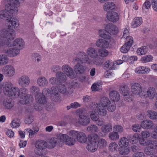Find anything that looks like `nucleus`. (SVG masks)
Listing matches in <instances>:
<instances>
[{
  "label": "nucleus",
  "mask_w": 157,
  "mask_h": 157,
  "mask_svg": "<svg viewBox=\"0 0 157 157\" xmlns=\"http://www.w3.org/2000/svg\"><path fill=\"white\" fill-rule=\"evenodd\" d=\"M20 4L18 0H9L8 3L6 5L5 10L0 11V18L7 22L10 20L13 14L18 12Z\"/></svg>",
  "instance_id": "obj_1"
},
{
  "label": "nucleus",
  "mask_w": 157,
  "mask_h": 157,
  "mask_svg": "<svg viewBox=\"0 0 157 157\" xmlns=\"http://www.w3.org/2000/svg\"><path fill=\"white\" fill-rule=\"evenodd\" d=\"M73 62L77 63L74 67V71L76 74H83L86 70V67L80 64L79 62L82 63H90V61L89 56L83 52H79L77 54L76 56L73 59Z\"/></svg>",
  "instance_id": "obj_2"
},
{
  "label": "nucleus",
  "mask_w": 157,
  "mask_h": 157,
  "mask_svg": "<svg viewBox=\"0 0 157 157\" xmlns=\"http://www.w3.org/2000/svg\"><path fill=\"white\" fill-rule=\"evenodd\" d=\"M15 37L13 31L8 28L0 30V46H7V43L13 40Z\"/></svg>",
  "instance_id": "obj_3"
},
{
  "label": "nucleus",
  "mask_w": 157,
  "mask_h": 157,
  "mask_svg": "<svg viewBox=\"0 0 157 157\" xmlns=\"http://www.w3.org/2000/svg\"><path fill=\"white\" fill-rule=\"evenodd\" d=\"M4 94L9 97L14 98L15 95L17 96L18 90V87L13 86V84L10 82H6L3 87Z\"/></svg>",
  "instance_id": "obj_4"
},
{
  "label": "nucleus",
  "mask_w": 157,
  "mask_h": 157,
  "mask_svg": "<svg viewBox=\"0 0 157 157\" xmlns=\"http://www.w3.org/2000/svg\"><path fill=\"white\" fill-rule=\"evenodd\" d=\"M86 110L83 108H80L77 110V113L79 115V118L76 123H78L80 125L86 126L88 125L90 122L89 116L85 114L86 113Z\"/></svg>",
  "instance_id": "obj_5"
},
{
  "label": "nucleus",
  "mask_w": 157,
  "mask_h": 157,
  "mask_svg": "<svg viewBox=\"0 0 157 157\" xmlns=\"http://www.w3.org/2000/svg\"><path fill=\"white\" fill-rule=\"evenodd\" d=\"M18 91L17 95H15L14 98H17L18 97L21 99H22L24 102L25 104H27L30 101H32L33 100V98L32 96L29 94H28L29 91L28 90L25 88H22L20 89L18 88Z\"/></svg>",
  "instance_id": "obj_6"
},
{
  "label": "nucleus",
  "mask_w": 157,
  "mask_h": 157,
  "mask_svg": "<svg viewBox=\"0 0 157 157\" xmlns=\"http://www.w3.org/2000/svg\"><path fill=\"white\" fill-rule=\"evenodd\" d=\"M89 143L86 147V148L89 151L93 152L98 148V136L97 134L90 136L88 137Z\"/></svg>",
  "instance_id": "obj_7"
},
{
  "label": "nucleus",
  "mask_w": 157,
  "mask_h": 157,
  "mask_svg": "<svg viewBox=\"0 0 157 157\" xmlns=\"http://www.w3.org/2000/svg\"><path fill=\"white\" fill-rule=\"evenodd\" d=\"M90 108L91 110H97L98 114L101 116H105L107 113L106 107L98 105L96 103H92Z\"/></svg>",
  "instance_id": "obj_8"
},
{
  "label": "nucleus",
  "mask_w": 157,
  "mask_h": 157,
  "mask_svg": "<svg viewBox=\"0 0 157 157\" xmlns=\"http://www.w3.org/2000/svg\"><path fill=\"white\" fill-rule=\"evenodd\" d=\"M61 70L62 72L69 78H74L76 77L74 69L69 65L67 64L63 65L62 67Z\"/></svg>",
  "instance_id": "obj_9"
},
{
  "label": "nucleus",
  "mask_w": 157,
  "mask_h": 157,
  "mask_svg": "<svg viewBox=\"0 0 157 157\" xmlns=\"http://www.w3.org/2000/svg\"><path fill=\"white\" fill-rule=\"evenodd\" d=\"M2 47V48H3V52L10 57L16 56L19 54L20 50L17 47L7 49L5 46Z\"/></svg>",
  "instance_id": "obj_10"
},
{
  "label": "nucleus",
  "mask_w": 157,
  "mask_h": 157,
  "mask_svg": "<svg viewBox=\"0 0 157 157\" xmlns=\"http://www.w3.org/2000/svg\"><path fill=\"white\" fill-rule=\"evenodd\" d=\"M61 133L57 134V138H52L49 141L50 148H53L56 146L61 147L63 145V141L61 137H59Z\"/></svg>",
  "instance_id": "obj_11"
},
{
  "label": "nucleus",
  "mask_w": 157,
  "mask_h": 157,
  "mask_svg": "<svg viewBox=\"0 0 157 157\" xmlns=\"http://www.w3.org/2000/svg\"><path fill=\"white\" fill-rule=\"evenodd\" d=\"M47 145V142L44 140H38L36 141L35 143V146L36 150H38V151H36V153L39 155H42V153L40 151V150L45 149Z\"/></svg>",
  "instance_id": "obj_12"
},
{
  "label": "nucleus",
  "mask_w": 157,
  "mask_h": 157,
  "mask_svg": "<svg viewBox=\"0 0 157 157\" xmlns=\"http://www.w3.org/2000/svg\"><path fill=\"white\" fill-rule=\"evenodd\" d=\"M156 90L155 88L153 87H150L148 88L147 91V94L144 92L141 95L140 97L141 98H146L148 97L150 99H153L156 96Z\"/></svg>",
  "instance_id": "obj_13"
},
{
  "label": "nucleus",
  "mask_w": 157,
  "mask_h": 157,
  "mask_svg": "<svg viewBox=\"0 0 157 157\" xmlns=\"http://www.w3.org/2000/svg\"><path fill=\"white\" fill-rule=\"evenodd\" d=\"M25 45L24 41L22 39L19 38L16 39L13 43H11V41L7 43V46L11 47L12 46H18L17 48L20 50L22 49Z\"/></svg>",
  "instance_id": "obj_14"
},
{
  "label": "nucleus",
  "mask_w": 157,
  "mask_h": 157,
  "mask_svg": "<svg viewBox=\"0 0 157 157\" xmlns=\"http://www.w3.org/2000/svg\"><path fill=\"white\" fill-rule=\"evenodd\" d=\"M30 80L29 77L26 75L21 76L18 78V83L21 87H27L30 84Z\"/></svg>",
  "instance_id": "obj_15"
},
{
  "label": "nucleus",
  "mask_w": 157,
  "mask_h": 157,
  "mask_svg": "<svg viewBox=\"0 0 157 157\" xmlns=\"http://www.w3.org/2000/svg\"><path fill=\"white\" fill-rule=\"evenodd\" d=\"M59 90L55 86H52L50 91L51 98V100L55 101H58L60 99V96L59 94Z\"/></svg>",
  "instance_id": "obj_16"
},
{
  "label": "nucleus",
  "mask_w": 157,
  "mask_h": 157,
  "mask_svg": "<svg viewBox=\"0 0 157 157\" xmlns=\"http://www.w3.org/2000/svg\"><path fill=\"white\" fill-rule=\"evenodd\" d=\"M2 71L6 76L11 77L15 73V69L12 65H7L3 68Z\"/></svg>",
  "instance_id": "obj_17"
},
{
  "label": "nucleus",
  "mask_w": 157,
  "mask_h": 157,
  "mask_svg": "<svg viewBox=\"0 0 157 157\" xmlns=\"http://www.w3.org/2000/svg\"><path fill=\"white\" fill-rule=\"evenodd\" d=\"M131 91L132 93L136 95H139L140 97L144 91H143L141 86L138 83L133 84L131 86Z\"/></svg>",
  "instance_id": "obj_18"
},
{
  "label": "nucleus",
  "mask_w": 157,
  "mask_h": 157,
  "mask_svg": "<svg viewBox=\"0 0 157 157\" xmlns=\"http://www.w3.org/2000/svg\"><path fill=\"white\" fill-rule=\"evenodd\" d=\"M105 31L111 34H116L118 32L117 27L112 24H108L105 25Z\"/></svg>",
  "instance_id": "obj_19"
},
{
  "label": "nucleus",
  "mask_w": 157,
  "mask_h": 157,
  "mask_svg": "<svg viewBox=\"0 0 157 157\" xmlns=\"http://www.w3.org/2000/svg\"><path fill=\"white\" fill-rule=\"evenodd\" d=\"M60 137H61L62 140L65 142L66 144L68 145H73L75 144V140L73 138L69 137L66 134L61 133Z\"/></svg>",
  "instance_id": "obj_20"
},
{
  "label": "nucleus",
  "mask_w": 157,
  "mask_h": 157,
  "mask_svg": "<svg viewBox=\"0 0 157 157\" xmlns=\"http://www.w3.org/2000/svg\"><path fill=\"white\" fill-rule=\"evenodd\" d=\"M106 17L109 21L113 22H117L119 19V15L114 12H108L106 14Z\"/></svg>",
  "instance_id": "obj_21"
},
{
  "label": "nucleus",
  "mask_w": 157,
  "mask_h": 157,
  "mask_svg": "<svg viewBox=\"0 0 157 157\" xmlns=\"http://www.w3.org/2000/svg\"><path fill=\"white\" fill-rule=\"evenodd\" d=\"M96 44L99 48H107L109 47V43L107 41L105 40L99 39L96 41Z\"/></svg>",
  "instance_id": "obj_22"
},
{
  "label": "nucleus",
  "mask_w": 157,
  "mask_h": 157,
  "mask_svg": "<svg viewBox=\"0 0 157 157\" xmlns=\"http://www.w3.org/2000/svg\"><path fill=\"white\" fill-rule=\"evenodd\" d=\"M109 95L110 98L113 101H118L120 98L119 93L115 90L111 91Z\"/></svg>",
  "instance_id": "obj_23"
},
{
  "label": "nucleus",
  "mask_w": 157,
  "mask_h": 157,
  "mask_svg": "<svg viewBox=\"0 0 157 157\" xmlns=\"http://www.w3.org/2000/svg\"><path fill=\"white\" fill-rule=\"evenodd\" d=\"M86 53L88 56L93 59L96 58L98 56L97 51L92 47L89 48L86 50Z\"/></svg>",
  "instance_id": "obj_24"
},
{
  "label": "nucleus",
  "mask_w": 157,
  "mask_h": 157,
  "mask_svg": "<svg viewBox=\"0 0 157 157\" xmlns=\"http://www.w3.org/2000/svg\"><path fill=\"white\" fill-rule=\"evenodd\" d=\"M37 83L40 87H45L48 86V82L44 77L41 76L39 77L37 79Z\"/></svg>",
  "instance_id": "obj_25"
},
{
  "label": "nucleus",
  "mask_w": 157,
  "mask_h": 157,
  "mask_svg": "<svg viewBox=\"0 0 157 157\" xmlns=\"http://www.w3.org/2000/svg\"><path fill=\"white\" fill-rule=\"evenodd\" d=\"M56 76L57 79L60 82H64L67 80V75L61 71L57 72Z\"/></svg>",
  "instance_id": "obj_26"
},
{
  "label": "nucleus",
  "mask_w": 157,
  "mask_h": 157,
  "mask_svg": "<svg viewBox=\"0 0 157 157\" xmlns=\"http://www.w3.org/2000/svg\"><path fill=\"white\" fill-rule=\"evenodd\" d=\"M154 125L153 122L150 120H146L141 122V126L143 128L149 129L152 127Z\"/></svg>",
  "instance_id": "obj_27"
},
{
  "label": "nucleus",
  "mask_w": 157,
  "mask_h": 157,
  "mask_svg": "<svg viewBox=\"0 0 157 157\" xmlns=\"http://www.w3.org/2000/svg\"><path fill=\"white\" fill-rule=\"evenodd\" d=\"M7 24L8 27H11L12 28H17L19 25L18 21L12 17L10 20H8L7 22Z\"/></svg>",
  "instance_id": "obj_28"
},
{
  "label": "nucleus",
  "mask_w": 157,
  "mask_h": 157,
  "mask_svg": "<svg viewBox=\"0 0 157 157\" xmlns=\"http://www.w3.org/2000/svg\"><path fill=\"white\" fill-rule=\"evenodd\" d=\"M58 89L59 92L62 94H67L71 93L72 91L69 92V89L67 88L65 85L63 84H60L58 86Z\"/></svg>",
  "instance_id": "obj_29"
},
{
  "label": "nucleus",
  "mask_w": 157,
  "mask_h": 157,
  "mask_svg": "<svg viewBox=\"0 0 157 157\" xmlns=\"http://www.w3.org/2000/svg\"><path fill=\"white\" fill-rule=\"evenodd\" d=\"M77 141L81 143H85L87 140V138L85 133L79 132L77 137Z\"/></svg>",
  "instance_id": "obj_30"
},
{
  "label": "nucleus",
  "mask_w": 157,
  "mask_h": 157,
  "mask_svg": "<svg viewBox=\"0 0 157 157\" xmlns=\"http://www.w3.org/2000/svg\"><path fill=\"white\" fill-rule=\"evenodd\" d=\"M119 91L123 96L127 95L130 92L129 88L125 84H123L120 86Z\"/></svg>",
  "instance_id": "obj_31"
},
{
  "label": "nucleus",
  "mask_w": 157,
  "mask_h": 157,
  "mask_svg": "<svg viewBox=\"0 0 157 157\" xmlns=\"http://www.w3.org/2000/svg\"><path fill=\"white\" fill-rule=\"evenodd\" d=\"M35 98L36 101L39 104H44L47 102L45 96L42 95L41 93L38 95L35 96Z\"/></svg>",
  "instance_id": "obj_32"
},
{
  "label": "nucleus",
  "mask_w": 157,
  "mask_h": 157,
  "mask_svg": "<svg viewBox=\"0 0 157 157\" xmlns=\"http://www.w3.org/2000/svg\"><path fill=\"white\" fill-rule=\"evenodd\" d=\"M147 146L152 149H157V140H147Z\"/></svg>",
  "instance_id": "obj_33"
},
{
  "label": "nucleus",
  "mask_w": 157,
  "mask_h": 157,
  "mask_svg": "<svg viewBox=\"0 0 157 157\" xmlns=\"http://www.w3.org/2000/svg\"><path fill=\"white\" fill-rule=\"evenodd\" d=\"M116 7L115 5L113 2H108L104 4L103 8L105 11H108L114 9Z\"/></svg>",
  "instance_id": "obj_34"
},
{
  "label": "nucleus",
  "mask_w": 157,
  "mask_h": 157,
  "mask_svg": "<svg viewBox=\"0 0 157 157\" xmlns=\"http://www.w3.org/2000/svg\"><path fill=\"white\" fill-rule=\"evenodd\" d=\"M142 18L136 17L133 20L132 23V26L133 28H135L140 26L142 23Z\"/></svg>",
  "instance_id": "obj_35"
},
{
  "label": "nucleus",
  "mask_w": 157,
  "mask_h": 157,
  "mask_svg": "<svg viewBox=\"0 0 157 157\" xmlns=\"http://www.w3.org/2000/svg\"><path fill=\"white\" fill-rule=\"evenodd\" d=\"M111 103L110 100L107 97H104L101 98L100 102L98 105L106 108Z\"/></svg>",
  "instance_id": "obj_36"
},
{
  "label": "nucleus",
  "mask_w": 157,
  "mask_h": 157,
  "mask_svg": "<svg viewBox=\"0 0 157 157\" xmlns=\"http://www.w3.org/2000/svg\"><path fill=\"white\" fill-rule=\"evenodd\" d=\"M139 138V135L137 133H135L133 136L128 135L127 136V138L130 142L132 144L136 143Z\"/></svg>",
  "instance_id": "obj_37"
},
{
  "label": "nucleus",
  "mask_w": 157,
  "mask_h": 157,
  "mask_svg": "<svg viewBox=\"0 0 157 157\" xmlns=\"http://www.w3.org/2000/svg\"><path fill=\"white\" fill-rule=\"evenodd\" d=\"M9 61V58L5 54L0 55V66L7 64Z\"/></svg>",
  "instance_id": "obj_38"
},
{
  "label": "nucleus",
  "mask_w": 157,
  "mask_h": 157,
  "mask_svg": "<svg viewBox=\"0 0 157 157\" xmlns=\"http://www.w3.org/2000/svg\"><path fill=\"white\" fill-rule=\"evenodd\" d=\"M112 126L111 123H109L103 125L101 128L102 132L104 133H107L112 130Z\"/></svg>",
  "instance_id": "obj_39"
},
{
  "label": "nucleus",
  "mask_w": 157,
  "mask_h": 157,
  "mask_svg": "<svg viewBox=\"0 0 157 157\" xmlns=\"http://www.w3.org/2000/svg\"><path fill=\"white\" fill-rule=\"evenodd\" d=\"M105 30L103 29H101L99 30L98 34L100 37L103 38L106 40H109L111 39V37L109 35V33L108 32L107 33H105Z\"/></svg>",
  "instance_id": "obj_40"
},
{
  "label": "nucleus",
  "mask_w": 157,
  "mask_h": 157,
  "mask_svg": "<svg viewBox=\"0 0 157 157\" xmlns=\"http://www.w3.org/2000/svg\"><path fill=\"white\" fill-rule=\"evenodd\" d=\"M128 144V139L125 137L121 138L118 143V144L120 147H127Z\"/></svg>",
  "instance_id": "obj_41"
},
{
  "label": "nucleus",
  "mask_w": 157,
  "mask_h": 157,
  "mask_svg": "<svg viewBox=\"0 0 157 157\" xmlns=\"http://www.w3.org/2000/svg\"><path fill=\"white\" fill-rule=\"evenodd\" d=\"M29 91L33 94H35V96L38 95L41 93L40 92V88L36 85H33L31 86L29 89Z\"/></svg>",
  "instance_id": "obj_42"
},
{
  "label": "nucleus",
  "mask_w": 157,
  "mask_h": 157,
  "mask_svg": "<svg viewBox=\"0 0 157 157\" xmlns=\"http://www.w3.org/2000/svg\"><path fill=\"white\" fill-rule=\"evenodd\" d=\"M119 153L122 155H125L128 154L130 152V149L127 147H120L118 149Z\"/></svg>",
  "instance_id": "obj_43"
},
{
  "label": "nucleus",
  "mask_w": 157,
  "mask_h": 157,
  "mask_svg": "<svg viewBox=\"0 0 157 157\" xmlns=\"http://www.w3.org/2000/svg\"><path fill=\"white\" fill-rule=\"evenodd\" d=\"M3 105L6 108L10 109L13 106L14 103L11 99H6L4 101Z\"/></svg>",
  "instance_id": "obj_44"
},
{
  "label": "nucleus",
  "mask_w": 157,
  "mask_h": 157,
  "mask_svg": "<svg viewBox=\"0 0 157 157\" xmlns=\"http://www.w3.org/2000/svg\"><path fill=\"white\" fill-rule=\"evenodd\" d=\"M147 115L151 119L157 120V112L149 110L147 112Z\"/></svg>",
  "instance_id": "obj_45"
},
{
  "label": "nucleus",
  "mask_w": 157,
  "mask_h": 157,
  "mask_svg": "<svg viewBox=\"0 0 157 157\" xmlns=\"http://www.w3.org/2000/svg\"><path fill=\"white\" fill-rule=\"evenodd\" d=\"M109 137L111 140L115 141L119 138V136L117 132L113 131L109 133Z\"/></svg>",
  "instance_id": "obj_46"
},
{
  "label": "nucleus",
  "mask_w": 157,
  "mask_h": 157,
  "mask_svg": "<svg viewBox=\"0 0 157 157\" xmlns=\"http://www.w3.org/2000/svg\"><path fill=\"white\" fill-rule=\"evenodd\" d=\"M118 147V145L116 143L114 142H112L109 144V149L112 152H115L117 151Z\"/></svg>",
  "instance_id": "obj_47"
},
{
  "label": "nucleus",
  "mask_w": 157,
  "mask_h": 157,
  "mask_svg": "<svg viewBox=\"0 0 157 157\" xmlns=\"http://www.w3.org/2000/svg\"><path fill=\"white\" fill-rule=\"evenodd\" d=\"M33 129L30 128H27L25 129V131H26L29 133V136L30 138L33 137V136L39 130V129L38 128H37L36 129H35L34 128H33Z\"/></svg>",
  "instance_id": "obj_48"
},
{
  "label": "nucleus",
  "mask_w": 157,
  "mask_h": 157,
  "mask_svg": "<svg viewBox=\"0 0 157 157\" xmlns=\"http://www.w3.org/2000/svg\"><path fill=\"white\" fill-rule=\"evenodd\" d=\"M147 51V47L145 46H142L138 48L136 51L138 55L145 54Z\"/></svg>",
  "instance_id": "obj_49"
},
{
  "label": "nucleus",
  "mask_w": 157,
  "mask_h": 157,
  "mask_svg": "<svg viewBox=\"0 0 157 157\" xmlns=\"http://www.w3.org/2000/svg\"><path fill=\"white\" fill-rule=\"evenodd\" d=\"M87 130L90 132H97L99 131L98 127L95 125L92 124L87 128Z\"/></svg>",
  "instance_id": "obj_50"
},
{
  "label": "nucleus",
  "mask_w": 157,
  "mask_h": 157,
  "mask_svg": "<svg viewBox=\"0 0 157 157\" xmlns=\"http://www.w3.org/2000/svg\"><path fill=\"white\" fill-rule=\"evenodd\" d=\"M102 83L101 82H98L94 83L91 86V89L92 91H98L101 88Z\"/></svg>",
  "instance_id": "obj_51"
},
{
  "label": "nucleus",
  "mask_w": 157,
  "mask_h": 157,
  "mask_svg": "<svg viewBox=\"0 0 157 157\" xmlns=\"http://www.w3.org/2000/svg\"><path fill=\"white\" fill-rule=\"evenodd\" d=\"M99 55L102 57H105L109 55V52L106 49L101 48L99 49L98 52Z\"/></svg>",
  "instance_id": "obj_52"
},
{
  "label": "nucleus",
  "mask_w": 157,
  "mask_h": 157,
  "mask_svg": "<svg viewBox=\"0 0 157 157\" xmlns=\"http://www.w3.org/2000/svg\"><path fill=\"white\" fill-rule=\"evenodd\" d=\"M114 65V63L113 62H112L111 60H109L105 62L103 66L106 68H109L111 69H114L113 67Z\"/></svg>",
  "instance_id": "obj_53"
},
{
  "label": "nucleus",
  "mask_w": 157,
  "mask_h": 157,
  "mask_svg": "<svg viewBox=\"0 0 157 157\" xmlns=\"http://www.w3.org/2000/svg\"><path fill=\"white\" fill-rule=\"evenodd\" d=\"M153 57L151 56H146L142 57L141 59V61L143 63H146L151 61Z\"/></svg>",
  "instance_id": "obj_54"
},
{
  "label": "nucleus",
  "mask_w": 157,
  "mask_h": 157,
  "mask_svg": "<svg viewBox=\"0 0 157 157\" xmlns=\"http://www.w3.org/2000/svg\"><path fill=\"white\" fill-rule=\"evenodd\" d=\"M155 150L151 149L149 147H147L144 150L145 153L147 155H151L155 153Z\"/></svg>",
  "instance_id": "obj_55"
},
{
  "label": "nucleus",
  "mask_w": 157,
  "mask_h": 157,
  "mask_svg": "<svg viewBox=\"0 0 157 157\" xmlns=\"http://www.w3.org/2000/svg\"><path fill=\"white\" fill-rule=\"evenodd\" d=\"M90 116L91 120L95 122L98 120L99 118V116L95 113V111L91 112Z\"/></svg>",
  "instance_id": "obj_56"
},
{
  "label": "nucleus",
  "mask_w": 157,
  "mask_h": 157,
  "mask_svg": "<svg viewBox=\"0 0 157 157\" xmlns=\"http://www.w3.org/2000/svg\"><path fill=\"white\" fill-rule=\"evenodd\" d=\"M11 126L13 128H17L20 125V122L17 119H14L10 123Z\"/></svg>",
  "instance_id": "obj_57"
},
{
  "label": "nucleus",
  "mask_w": 157,
  "mask_h": 157,
  "mask_svg": "<svg viewBox=\"0 0 157 157\" xmlns=\"http://www.w3.org/2000/svg\"><path fill=\"white\" fill-rule=\"evenodd\" d=\"M130 48V46H128L125 44L121 48V51L122 53H126L129 50Z\"/></svg>",
  "instance_id": "obj_58"
},
{
  "label": "nucleus",
  "mask_w": 157,
  "mask_h": 157,
  "mask_svg": "<svg viewBox=\"0 0 157 157\" xmlns=\"http://www.w3.org/2000/svg\"><path fill=\"white\" fill-rule=\"evenodd\" d=\"M107 110L111 112L114 111L116 109V105L114 103H111L107 107Z\"/></svg>",
  "instance_id": "obj_59"
},
{
  "label": "nucleus",
  "mask_w": 157,
  "mask_h": 157,
  "mask_svg": "<svg viewBox=\"0 0 157 157\" xmlns=\"http://www.w3.org/2000/svg\"><path fill=\"white\" fill-rule=\"evenodd\" d=\"M32 58L33 59L39 62L41 60V58L39 54L37 53H33L32 54Z\"/></svg>",
  "instance_id": "obj_60"
},
{
  "label": "nucleus",
  "mask_w": 157,
  "mask_h": 157,
  "mask_svg": "<svg viewBox=\"0 0 157 157\" xmlns=\"http://www.w3.org/2000/svg\"><path fill=\"white\" fill-rule=\"evenodd\" d=\"M98 145L101 147H104L107 145L106 141L103 139H101L99 141L98 140Z\"/></svg>",
  "instance_id": "obj_61"
},
{
  "label": "nucleus",
  "mask_w": 157,
  "mask_h": 157,
  "mask_svg": "<svg viewBox=\"0 0 157 157\" xmlns=\"http://www.w3.org/2000/svg\"><path fill=\"white\" fill-rule=\"evenodd\" d=\"M125 39L126 40L125 44L128 46H130V47H131L133 43V38L131 36H129Z\"/></svg>",
  "instance_id": "obj_62"
},
{
  "label": "nucleus",
  "mask_w": 157,
  "mask_h": 157,
  "mask_svg": "<svg viewBox=\"0 0 157 157\" xmlns=\"http://www.w3.org/2000/svg\"><path fill=\"white\" fill-rule=\"evenodd\" d=\"M33 121V118L32 116H28L26 118L25 122L26 124H30Z\"/></svg>",
  "instance_id": "obj_63"
},
{
  "label": "nucleus",
  "mask_w": 157,
  "mask_h": 157,
  "mask_svg": "<svg viewBox=\"0 0 157 157\" xmlns=\"http://www.w3.org/2000/svg\"><path fill=\"white\" fill-rule=\"evenodd\" d=\"M132 157H145V155L143 152H139L134 153Z\"/></svg>",
  "instance_id": "obj_64"
}]
</instances>
